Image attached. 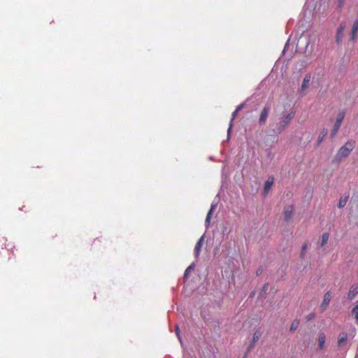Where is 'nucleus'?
<instances>
[{"mask_svg":"<svg viewBox=\"0 0 358 358\" xmlns=\"http://www.w3.org/2000/svg\"><path fill=\"white\" fill-rule=\"evenodd\" d=\"M355 146V141L352 140L348 141L343 146L338 150L334 161L339 162L343 159L348 157L350 152L353 150Z\"/></svg>","mask_w":358,"mask_h":358,"instance_id":"1","label":"nucleus"},{"mask_svg":"<svg viewBox=\"0 0 358 358\" xmlns=\"http://www.w3.org/2000/svg\"><path fill=\"white\" fill-rule=\"evenodd\" d=\"M294 113L290 112L289 113L287 114L286 115L281 117L279 119V122L278 123V127L276 130L275 131V133L280 134L281 133L286 127L290 123L291 120L294 117Z\"/></svg>","mask_w":358,"mask_h":358,"instance_id":"2","label":"nucleus"},{"mask_svg":"<svg viewBox=\"0 0 358 358\" xmlns=\"http://www.w3.org/2000/svg\"><path fill=\"white\" fill-rule=\"evenodd\" d=\"M345 114H346V111L344 109L341 110L338 112L336 122H334V127L331 131L330 136L331 138H334L336 136V135L337 134V133L341 126L342 122L343 121V120L345 118Z\"/></svg>","mask_w":358,"mask_h":358,"instance_id":"3","label":"nucleus"},{"mask_svg":"<svg viewBox=\"0 0 358 358\" xmlns=\"http://www.w3.org/2000/svg\"><path fill=\"white\" fill-rule=\"evenodd\" d=\"M248 101V99H247L243 103H241L239 106L236 107L235 110L231 114V118L230 120L229 127L227 129V141H229L231 137V132L234 124V120L236 117L238 112H240L242 109L244 108V107L246 105L247 101Z\"/></svg>","mask_w":358,"mask_h":358,"instance_id":"4","label":"nucleus"},{"mask_svg":"<svg viewBox=\"0 0 358 358\" xmlns=\"http://www.w3.org/2000/svg\"><path fill=\"white\" fill-rule=\"evenodd\" d=\"M217 230L221 233L222 239H227L232 231V224L229 221H222L219 224Z\"/></svg>","mask_w":358,"mask_h":358,"instance_id":"5","label":"nucleus"},{"mask_svg":"<svg viewBox=\"0 0 358 358\" xmlns=\"http://www.w3.org/2000/svg\"><path fill=\"white\" fill-rule=\"evenodd\" d=\"M275 182V178L273 176L271 175L268 176L267 180L264 182V185L263 187V194L264 196H266L270 190L272 188V186L273 185Z\"/></svg>","mask_w":358,"mask_h":358,"instance_id":"6","label":"nucleus"},{"mask_svg":"<svg viewBox=\"0 0 358 358\" xmlns=\"http://www.w3.org/2000/svg\"><path fill=\"white\" fill-rule=\"evenodd\" d=\"M205 234H203L197 241L196 245L194 249V256L196 258V259H198L200 252L201 250V248L203 246L204 240H205Z\"/></svg>","mask_w":358,"mask_h":358,"instance_id":"7","label":"nucleus"},{"mask_svg":"<svg viewBox=\"0 0 358 358\" xmlns=\"http://www.w3.org/2000/svg\"><path fill=\"white\" fill-rule=\"evenodd\" d=\"M262 335L261 328L257 329L253 334L252 339L248 347V351H252Z\"/></svg>","mask_w":358,"mask_h":358,"instance_id":"8","label":"nucleus"},{"mask_svg":"<svg viewBox=\"0 0 358 358\" xmlns=\"http://www.w3.org/2000/svg\"><path fill=\"white\" fill-rule=\"evenodd\" d=\"M345 28V23L341 22L339 26L337 28L336 30V42L339 44L341 43L343 36V31Z\"/></svg>","mask_w":358,"mask_h":358,"instance_id":"9","label":"nucleus"},{"mask_svg":"<svg viewBox=\"0 0 358 358\" xmlns=\"http://www.w3.org/2000/svg\"><path fill=\"white\" fill-rule=\"evenodd\" d=\"M294 209V207L293 205H289L285 208V210L283 212V215H284V220L285 222H288L292 219Z\"/></svg>","mask_w":358,"mask_h":358,"instance_id":"10","label":"nucleus"},{"mask_svg":"<svg viewBox=\"0 0 358 358\" xmlns=\"http://www.w3.org/2000/svg\"><path fill=\"white\" fill-rule=\"evenodd\" d=\"M269 108L268 106L264 107L262 109L259 118V124L260 125L264 124L266 122V120L268 117V113H269Z\"/></svg>","mask_w":358,"mask_h":358,"instance_id":"11","label":"nucleus"},{"mask_svg":"<svg viewBox=\"0 0 358 358\" xmlns=\"http://www.w3.org/2000/svg\"><path fill=\"white\" fill-rule=\"evenodd\" d=\"M358 294V283L353 284L349 289L348 294V298L349 300L352 301L355 298V296Z\"/></svg>","mask_w":358,"mask_h":358,"instance_id":"12","label":"nucleus"},{"mask_svg":"<svg viewBox=\"0 0 358 358\" xmlns=\"http://www.w3.org/2000/svg\"><path fill=\"white\" fill-rule=\"evenodd\" d=\"M310 79H311V75L310 73H308L305 76V77L303 78L302 84H301L300 88L299 89V92L300 93H302L303 91H305L308 88V87L309 86Z\"/></svg>","mask_w":358,"mask_h":358,"instance_id":"13","label":"nucleus"},{"mask_svg":"<svg viewBox=\"0 0 358 358\" xmlns=\"http://www.w3.org/2000/svg\"><path fill=\"white\" fill-rule=\"evenodd\" d=\"M331 299V293L330 291H327L324 294L323 301L321 303V308L322 310H325L327 307L329 306Z\"/></svg>","mask_w":358,"mask_h":358,"instance_id":"14","label":"nucleus"},{"mask_svg":"<svg viewBox=\"0 0 358 358\" xmlns=\"http://www.w3.org/2000/svg\"><path fill=\"white\" fill-rule=\"evenodd\" d=\"M326 342V335L324 332L320 331L318 334V348L322 350L324 348Z\"/></svg>","mask_w":358,"mask_h":358,"instance_id":"15","label":"nucleus"},{"mask_svg":"<svg viewBox=\"0 0 358 358\" xmlns=\"http://www.w3.org/2000/svg\"><path fill=\"white\" fill-rule=\"evenodd\" d=\"M219 201H220V194H217L210 204V209L208 211V213L213 214L214 211L215 210V209L217 207Z\"/></svg>","mask_w":358,"mask_h":358,"instance_id":"16","label":"nucleus"},{"mask_svg":"<svg viewBox=\"0 0 358 358\" xmlns=\"http://www.w3.org/2000/svg\"><path fill=\"white\" fill-rule=\"evenodd\" d=\"M348 338V335L346 332H345V331L341 332L338 337V345L339 347L343 346V345H344L346 343Z\"/></svg>","mask_w":358,"mask_h":358,"instance_id":"17","label":"nucleus"},{"mask_svg":"<svg viewBox=\"0 0 358 358\" xmlns=\"http://www.w3.org/2000/svg\"><path fill=\"white\" fill-rule=\"evenodd\" d=\"M328 134V129L327 128H323L319 136H318V138H317V146H319L322 143V141H324V138L327 136Z\"/></svg>","mask_w":358,"mask_h":358,"instance_id":"18","label":"nucleus"},{"mask_svg":"<svg viewBox=\"0 0 358 358\" xmlns=\"http://www.w3.org/2000/svg\"><path fill=\"white\" fill-rule=\"evenodd\" d=\"M195 266L196 263L194 262L185 269L183 275L184 281H186L188 279L189 273L194 270Z\"/></svg>","mask_w":358,"mask_h":358,"instance_id":"19","label":"nucleus"},{"mask_svg":"<svg viewBox=\"0 0 358 358\" xmlns=\"http://www.w3.org/2000/svg\"><path fill=\"white\" fill-rule=\"evenodd\" d=\"M349 197H350L349 194L342 196L338 202V205H337L338 208H343L346 205V203L349 199Z\"/></svg>","mask_w":358,"mask_h":358,"instance_id":"20","label":"nucleus"},{"mask_svg":"<svg viewBox=\"0 0 358 358\" xmlns=\"http://www.w3.org/2000/svg\"><path fill=\"white\" fill-rule=\"evenodd\" d=\"M299 324H300V320L299 319L294 320L290 325L289 331L291 333H294L297 329Z\"/></svg>","mask_w":358,"mask_h":358,"instance_id":"21","label":"nucleus"},{"mask_svg":"<svg viewBox=\"0 0 358 358\" xmlns=\"http://www.w3.org/2000/svg\"><path fill=\"white\" fill-rule=\"evenodd\" d=\"M329 234L328 232H324L322 234V235L321 236L320 243V247H323L327 244V243L329 240Z\"/></svg>","mask_w":358,"mask_h":358,"instance_id":"22","label":"nucleus"},{"mask_svg":"<svg viewBox=\"0 0 358 358\" xmlns=\"http://www.w3.org/2000/svg\"><path fill=\"white\" fill-rule=\"evenodd\" d=\"M308 245V243L305 242L304 243H303V245L301 246V250L300 255H299V257L301 259H303L305 258Z\"/></svg>","mask_w":358,"mask_h":358,"instance_id":"23","label":"nucleus"},{"mask_svg":"<svg viewBox=\"0 0 358 358\" xmlns=\"http://www.w3.org/2000/svg\"><path fill=\"white\" fill-rule=\"evenodd\" d=\"M352 314L355 316V319L357 322H358V301H357L356 305L352 308Z\"/></svg>","mask_w":358,"mask_h":358,"instance_id":"24","label":"nucleus"},{"mask_svg":"<svg viewBox=\"0 0 358 358\" xmlns=\"http://www.w3.org/2000/svg\"><path fill=\"white\" fill-rule=\"evenodd\" d=\"M268 283L266 282L261 288L259 294V296H262L264 294H265L268 291Z\"/></svg>","mask_w":358,"mask_h":358,"instance_id":"25","label":"nucleus"},{"mask_svg":"<svg viewBox=\"0 0 358 358\" xmlns=\"http://www.w3.org/2000/svg\"><path fill=\"white\" fill-rule=\"evenodd\" d=\"M213 214L207 213L206 220H205V227L206 229H208L210 224V220L212 217Z\"/></svg>","mask_w":358,"mask_h":358,"instance_id":"26","label":"nucleus"},{"mask_svg":"<svg viewBox=\"0 0 358 358\" xmlns=\"http://www.w3.org/2000/svg\"><path fill=\"white\" fill-rule=\"evenodd\" d=\"M289 41H290V37L287 39V41H286V43L285 44L283 50L282 52V55H285V52L287 51V48H289Z\"/></svg>","mask_w":358,"mask_h":358,"instance_id":"27","label":"nucleus"},{"mask_svg":"<svg viewBox=\"0 0 358 358\" xmlns=\"http://www.w3.org/2000/svg\"><path fill=\"white\" fill-rule=\"evenodd\" d=\"M345 0H337V8L341 10Z\"/></svg>","mask_w":358,"mask_h":358,"instance_id":"28","label":"nucleus"},{"mask_svg":"<svg viewBox=\"0 0 358 358\" xmlns=\"http://www.w3.org/2000/svg\"><path fill=\"white\" fill-rule=\"evenodd\" d=\"M303 38L305 39V43H306V50H307V49H308V45H309V44H310V40H309V38H307V37H306V36H304V37H302V36H301V37L300 38V39H299V40H303Z\"/></svg>","mask_w":358,"mask_h":358,"instance_id":"29","label":"nucleus"},{"mask_svg":"<svg viewBox=\"0 0 358 358\" xmlns=\"http://www.w3.org/2000/svg\"><path fill=\"white\" fill-rule=\"evenodd\" d=\"M315 317V314L314 313H310L306 316V319L308 321H311Z\"/></svg>","mask_w":358,"mask_h":358,"instance_id":"30","label":"nucleus"},{"mask_svg":"<svg viewBox=\"0 0 358 358\" xmlns=\"http://www.w3.org/2000/svg\"><path fill=\"white\" fill-rule=\"evenodd\" d=\"M262 273H263V268H262V266H259V267L257 269V271H256V275H257V276H259V275H262Z\"/></svg>","mask_w":358,"mask_h":358,"instance_id":"31","label":"nucleus"},{"mask_svg":"<svg viewBox=\"0 0 358 358\" xmlns=\"http://www.w3.org/2000/svg\"><path fill=\"white\" fill-rule=\"evenodd\" d=\"M251 351H248V347H247L246 348V350L242 358H248V355H249V353Z\"/></svg>","mask_w":358,"mask_h":358,"instance_id":"32","label":"nucleus"},{"mask_svg":"<svg viewBox=\"0 0 358 358\" xmlns=\"http://www.w3.org/2000/svg\"><path fill=\"white\" fill-rule=\"evenodd\" d=\"M176 334L177 338H178V341H180L181 345L182 346L183 345V342H182V339L180 334Z\"/></svg>","mask_w":358,"mask_h":358,"instance_id":"33","label":"nucleus"},{"mask_svg":"<svg viewBox=\"0 0 358 358\" xmlns=\"http://www.w3.org/2000/svg\"><path fill=\"white\" fill-rule=\"evenodd\" d=\"M176 334H180V330L178 324L176 326Z\"/></svg>","mask_w":358,"mask_h":358,"instance_id":"34","label":"nucleus"},{"mask_svg":"<svg viewBox=\"0 0 358 358\" xmlns=\"http://www.w3.org/2000/svg\"><path fill=\"white\" fill-rule=\"evenodd\" d=\"M267 157H270L271 159H272L273 157V155H272L271 151L267 152Z\"/></svg>","mask_w":358,"mask_h":358,"instance_id":"35","label":"nucleus"},{"mask_svg":"<svg viewBox=\"0 0 358 358\" xmlns=\"http://www.w3.org/2000/svg\"><path fill=\"white\" fill-rule=\"evenodd\" d=\"M253 295H254L253 292L250 293V297H252V296H253Z\"/></svg>","mask_w":358,"mask_h":358,"instance_id":"36","label":"nucleus"},{"mask_svg":"<svg viewBox=\"0 0 358 358\" xmlns=\"http://www.w3.org/2000/svg\"><path fill=\"white\" fill-rule=\"evenodd\" d=\"M209 159H210V160H213V159H214L213 157H209Z\"/></svg>","mask_w":358,"mask_h":358,"instance_id":"37","label":"nucleus"},{"mask_svg":"<svg viewBox=\"0 0 358 358\" xmlns=\"http://www.w3.org/2000/svg\"><path fill=\"white\" fill-rule=\"evenodd\" d=\"M306 266H307V264H306V265H304V266H303V268H306Z\"/></svg>","mask_w":358,"mask_h":358,"instance_id":"38","label":"nucleus"},{"mask_svg":"<svg viewBox=\"0 0 358 358\" xmlns=\"http://www.w3.org/2000/svg\"><path fill=\"white\" fill-rule=\"evenodd\" d=\"M355 358H358V352L357 353V355H355Z\"/></svg>","mask_w":358,"mask_h":358,"instance_id":"39","label":"nucleus"},{"mask_svg":"<svg viewBox=\"0 0 358 358\" xmlns=\"http://www.w3.org/2000/svg\"><path fill=\"white\" fill-rule=\"evenodd\" d=\"M301 267L300 266H299L297 267V269H299H299H301Z\"/></svg>","mask_w":358,"mask_h":358,"instance_id":"40","label":"nucleus"},{"mask_svg":"<svg viewBox=\"0 0 358 358\" xmlns=\"http://www.w3.org/2000/svg\"><path fill=\"white\" fill-rule=\"evenodd\" d=\"M292 358H293V357H292Z\"/></svg>","mask_w":358,"mask_h":358,"instance_id":"41","label":"nucleus"}]
</instances>
